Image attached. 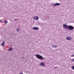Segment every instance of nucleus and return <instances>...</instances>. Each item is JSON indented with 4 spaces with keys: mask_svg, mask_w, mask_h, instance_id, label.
<instances>
[{
    "mask_svg": "<svg viewBox=\"0 0 74 74\" xmlns=\"http://www.w3.org/2000/svg\"><path fill=\"white\" fill-rule=\"evenodd\" d=\"M35 56L36 58L38 59H40V60H44V58L41 55H39L38 54H36L35 55Z\"/></svg>",
    "mask_w": 74,
    "mask_h": 74,
    "instance_id": "1",
    "label": "nucleus"
},
{
    "mask_svg": "<svg viewBox=\"0 0 74 74\" xmlns=\"http://www.w3.org/2000/svg\"><path fill=\"white\" fill-rule=\"evenodd\" d=\"M68 28L69 30H73L74 29V27L71 25H69L68 27Z\"/></svg>",
    "mask_w": 74,
    "mask_h": 74,
    "instance_id": "2",
    "label": "nucleus"
},
{
    "mask_svg": "<svg viewBox=\"0 0 74 74\" xmlns=\"http://www.w3.org/2000/svg\"><path fill=\"white\" fill-rule=\"evenodd\" d=\"M52 47H53L54 48H57V46L56 45H52Z\"/></svg>",
    "mask_w": 74,
    "mask_h": 74,
    "instance_id": "9",
    "label": "nucleus"
},
{
    "mask_svg": "<svg viewBox=\"0 0 74 74\" xmlns=\"http://www.w3.org/2000/svg\"><path fill=\"white\" fill-rule=\"evenodd\" d=\"M4 22L5 23H8V21H4Z\"/></svg>",
    "mask_w": 74,
    "mask_h": 74,
    "instance_id": "13",
    "label": "nucleus"
},
{
    "mask_svg": "<svg viewBox=\"0 0 74 74\" xmlns=\"http://www.w3.org/2000/svg\"><path fill=\"white\" fill-rule=\"evenodd\" d=\"M2 46H3V47L4 46V43H2L1 44Z\"/></svg>",
    "mask_w": 74,
    "mask_h": 74,
    "instance_id": "14",
    "label": "nucleus"
},
{
    "mask_svg": "<svg viewBox=\"0 0 74 74\" xmlns=\"http://www.w3.org/2000/svg\"><path fill=\"white\" fill-rule=\"evenodd\" d=\"M74 55H72V56H71V57H74Z\"/></svg>",
    "mask_w": 74,
    "mask_h": 74,
    "instance_id": "16",
    "label": "nucleus"
},
{
    "mask_svg": "<svg viewBox=\"0 0 74 74\" xmlns=\"http://www.w3.org/2000/svg\"><path fill=\"white\" fill-rule=\"evenodd\" d=\"M33 29L34 30H38V29H39V28L37 27H34L33 28Z\"/></svg>",
    "mask_w": 74,
    "mask_h": 74,
    "instance_id": "5",
    "label": "nucleus"
},
{
    "mask_svg": "<svg viewBox=\"0 0 74 74\" xmlns=\"http://www.w3.org/2000/svg\"><path fill=\"white\" fill-rule=\"evenodd\" d=\"M5 41H4L3 43L4 44V43H5Z\"/></svg>",
    "mask_w": 74,
    "mask_h": 74,
    "instance_id": "19",
    "label": "nucleus"
},
{
    "mask_svg": "<svg viewBox=\"0 0 74 74\" xmlns=\"http://www.w3.org/2000/svg\"><path fill=\"white\" fill-rule=\"evenodd\" d=\"M33 18L34 19V20H38L39 18L38 16H35Z\"/></svg>",
    "mask_w": 74,
    "mask_h": 74,
    "instance_id": "6",
    "label": "nucleus"
},
{
    "mask_svg": "<svg viewBox=\"0 0 74 74\" xmlns=\"http://www.w3.org/2000/svg\"><path fill=\"white\" fill-rule=\"evenodd\" d=\"M57 68V66L55 67L54 69H56V68Z\"/></svg>",
    "mask_w": 74,
    "mask_h": 74,
    "instance_id": "18",
    "label": "nucleus"
},
{
    "mask_svg": "<svg viewBox=\"0 0 74 74\" xmlns=\"http://www.w3.org/2000/svg\"><path fill=\"white\" fill-rule=\"evenodd\" d=\"M12 47H10L9 48L8 51H12Z\"/></svg>",
    "mask_w": 74,
    "mask_h": 74,
    "instance_id": "10",
    "label": "nucleus"
},
{
    "mask_svg": "<svg viewBox=\"0 0 74 74\" xmlns=\"http://www.w3.org/2000/svg\"><path fill=\"white\" fill-rule=\"evenodd\" d=\"M71 68L72 69H73V70H74V66H73L72 67H71Z\"/></svg>",
    "mask_w": 74,
    "mask_h": 74,
    "instance_id": "12",
    "label": "nucleus"
},
{
    "mask_svg": "<svg viewBox=\"0 0 74 74\" xmlns=\"http://www.w3.org/2000/svg\"><path fill=\"white\" fill-rule=\"evenodd\" d=\"M66 40H72V38L71 37H67L66 38Z\"/></svg>",
    "mask_w": 74,
    "mask_h": 74,
    "instance_id": "7",
    "label": "nucleus"
},
{
    "mask_svg": "<svg viewBox=\"0 0 74 74\" xmlns=\"http://www.w3.org/2000/svg\"><path fill=\"white\" fill-rule=\"evenodd\" d=\"M18 20V19H14V21H17Z\"/></svg>",
    "mask_w": 74,
    "mask_h": 74,
    "instance_id": "15",
    "label": "nucleus"
},
{
    "mask_svg": "<svg viewBox=\"0 0 74 74\" xmlns=\"http://www.w3.org/2000/svg\"><path fill=\"white\" fill-rule=\"evenodd\" d=\"M40 65L41 66H45V65H44V62H42L40 63Z\"/></svg>",
    "mask_w": 74,
    "mask_h": 74,
    "instance_id": "8",
    "label": "nucleus"
},
{
    "mask_svg": "<svg viewBox=\"0 0 74 74\" xmlns=\"http://www.w3.org/2000/svg\"><path fill=\"white\" fill-rule=\"evenodd\" d=\"M2 22V20H0V22Z\"/></svg>",
    "mask_w": 74,
    "mask_h": 74,
    "instance_id": "17",
    "label": "nucleus"
},
{
    "mask_svg": "<svg viewBox=\"0 0 74 74\" xmlns=\"http://www.w3.org/2000/svg\"><path fill=\"white\" fill-rule=\"evenodd\" d=\"M52 5H53V6L55 7V6H57L58 5H60V4L59 3H53Z\"/></svg>",
    "mask_w": 74,
    "mask_h": 74,
    "instance_id": "3",
    "label": "nucleus"
},
{
    "mask_svg": "<svg viewBox=\"0 0 74 74\" xmlns=\"http://www.w3.org/2000/svg\"><path fill=\"white\" fill-rule=\"evenodd\" d=\"M22 59H24V57H23V58H22Z\"/></svg>",
    "mask_w": 74,
    "mask_h": 74,
    "instance_id": "20",
    "label": "nucleus"
},
{
    "mask_svg": "<svg viewBox=\"0 0 74 74\" xmlns=\"http://www.w3.org/2000/svg\"><path fill=\"white\" fill-rule=\"evenodd\" d=\"M16 30L17 32H19L20 30V29L19 28H17L16 29Z\"/></svg>",
    "mask_w": 74,
    "mask_h": 74,
    "instance_id": "11",
    "label": "nucleus"
},
{
    "mask_svg": "<svg viewBox=\"0 0 74 74\" xmlns=\"http://www.w3.org/2000/svg\"><path fill=\"white\" fill-rule=\"evenodd\" d=\"M68 26L69 25H67L66 24H63V27L64 29H66V28H68Z\"/></svg>",
    "mask_w": 74,
    "mask_h": 74,
    "instance_id": "4",
    "label": "nucleus"
}]
</instances>
